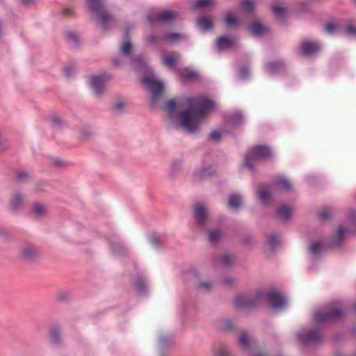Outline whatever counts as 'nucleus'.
<instances>
[{
	"mask_svg": "<svg viewBox=\"0 0 356 356\" xmlns=\"http://www.w3.org/2000/svg\"><path fill=\"white\" fill-rule=\"evenodd\" d=\"M213 106V102L208 99L185 98L177 103L172 99L168 102L165 111L170 116H172L177 106L185 107L186 109L179 114V124L186 131L192 133L199 129L207 111Z\"/></svg>",
	"mask_w": 356,
	"mask_h": 356,
	"instance_id": "1",
	"label": "nucleus"
},
{
	"mask_svg": "<svg viewBox=\"0 0 356 356\" xmlns=\"http://www.w3.org/2000/svg\"><path fill=\"white\" fill-rule=\"evenodd\" d=\"M264 299L275 310L284 308L287 302L285 298L278 292L270 291L266 293L264 291L260 290L255 292L252 296L246 295L237 296L235 299V305L238 308L252 309Z\"/></svg>",
	"mask_w": 356,
	"mask_h": 356,
	"instance_id": "2",
	"label": "nucleus"
},
{
	"mask_svg": "<svg viewBox=\"0 0 356 356\" xmlns=\"http://www.w3.org/2000/svg\"><path fill=\"white\" fill-rule=\"evenodd\" d=\"M271 154L270 149L265 145H257L250 149L245 158L244 165L252 168L251 161L257 159H266Z\"/></svg>",
	"mask_w": 356,
	"mask_h": 356,
	"instance_id": "3",
	"label": "nucleus"
},
{
	"mask_svg": "<svg viewBox=\"0 0 356 356\" xmlns=\"http://www.w3.org/2000/svg\"><path fill=\"white\" fill-rule=\"evenodd\" d=\"M88 3L90 8L97 14L102 26L106 27L113 21V16L103 9L102 0H88Z\"/></svg>",
	"mask_w": 356,
	"mask_h": 356,
	"instance_id": "4",
	"label": "nucleus"
},
{
	"mask_svg": "<svg viewBox=\"0 0 356 356\" xmlns=\"http://www.w3.org/2000/svg\"><path fill=\"white\" fill-rule=\"evenodd\" d=\"M142 83L150 90L153 102H156L162 95L163 84L156 79L153 75L146 76L142 79Z\"/></svg>",
	"mask_w": 356,
	"mask_h": 356,
	"instance_id": "5",
	"label": "nucleus"
},
{
	"mask_svg": "<svg viewBox=\"0 0 356 356\" xmlns=\"http://www.w3.org/2000/svg\"><path fill=\"white\" fill-rule=\"evenodd\" d=\"M343 316V312L337 308H331L326 312H316L315 319L318 323H325L340 319Z\"/></svg>",
	"mask_w": 356,
	"mask_h": 356,
	"instance_id": "6",
	"label": "nucleus"
},
{
	"mask_svg": "<svg viewBox=\"0 0 356 356\" xmlns=\"http://www.w3.org/2000/svg\"><path fill=\"white\" fill-rule=\"evenodd\" d=\"M240 345L245 350L250 351V356H267L254 348V342L246 332H242L239 339Z\"/></svg>",
	"mask_w": 356,
	"mask_h": 356,
	"instance_id": "7",
	"label": "nucleus"
},
{
	"mask_svg": "<svg viewBox=\"0 0 356 356\" xmlns=\"http://www.w3.org/2000/svg\"><path fill=\"white\" fill-rule=\"evenodd\" d=\"M108 77L106 75L92 76L90 79V86L97 95H101L106 89V82Z\"/></svg>",
	"mask_w": 356,
	"mask_h": 356,
	"instance_id": "8",
	"label": "nucleus"
},
{
	"mask_svg": "<svg viewBox=\"0 0 356 356\" xmlns=\"http://www.w3.org/2000/svg\"><path fill=\"white\" fill-rule=\"evenodd\" d=\"M177 17L175 12L171 10H163L155 15L149 16V19L152 22H171Z\"/></svg>",
	"mask_w": 356,
	"mask_h": 356,
	"instance_id": "9",
	"label": "nucleus"
},
{
	"mask_svg": "<svg viewBox=\"0 0 356 356\" xmlns=\"http://www.w3.org/2000/svg\"><path fill=\"white\" fill-rule=\"evenodd\" d=\"M185 38L184 35L176 33H166L162 35L159 39L163 40L168 42H178ZM159 40V38L152 34L147 38V41L149 44H154Z\"/></svg>",
	"mask_w": 356,
	"mask_h": 356,
	"instance_id": "10",
	"label": "nucleus"
},
{
	"mask_svg": "<svg viewBox=\"0 0 356 356\" xmlns=\"http://www.w3.org/2000/svg\"><path fill=\"white\" fill-rule=\"evenodd\" d=\"M320 49V45L315 41L305 40L301 44V50L303 54H313Z\"/></svg>",
	"mask_w": 356,
	"mask_h": 356,
	"instance_id": "11",
	"label": "nucleus"
},
{
	"mask_svg": "<svg viewBox=\"0 0 356 356\" xmlns=\"http://www.w3.org/2000/svg\"><path fill=\"white\" fill-rule=\"evenodd\" d=\"M194 212L195 218L199 225H203L207 218V211L200 203H197L194 206Z\"/></svg>",
	"mask_w": 356,
	"mask_h": 356,
	"instance_id": "12",
	"label": "nucleus"
},
{
	"mask_svg": "<svg viewBox=\"0 0 356 356\" xmlns=\"http://www.w3.org/2000/svg\"><path fill=\"white\" fill-rule=\"evenodd\" d=\"M300 339L305 343L307 342H318L321 341L322 336L319 331L312 330L305 334H300Z\"/></svg>",
	"mask_w": 356,
	"mask_h": 356,
	"instance_id": "13",
	"label": "nucleus"
},
{
	"mask_svg": "<svg viewBox=\"0 0 356 356\" xmlns=\"http://www.w3.org/2000/svg\"><path fill=\"white\" fill-rule=\"evenodd\" d=\"M38 255L37 249L32 245H25L21 249V256L26 259H32Z\"/></svg>",
	"mask_w": 356,
	"mask_h": 356,
	"instance_id": "14",
	"label": "nucleus"
},
{
	"mask_svg": "<svg viewBox=\"0 0 356 356\" xmlns=\"http://www.w3.org/2000/svg\"><path fill=\"white\" fill-rule=\"evenodd\" d=\"M179 58V54L177 52L172 51L163 56V63L168 67H172Z\"/></svg>",
	"mask_w": 356,
	"mask_h": 356,
	"instance_id": "15",
	"label": "nucleus"
},
{
	"mask_svg": "<svg viewBox=\"0 0 356 356\" xmlns=\"http://www.w3.org/2000/svg\"><path fill=\"white\" fill-rule=\"evenodd\" d=\"M235 43V40L229 37H220L217 40V46L219 48H229Z\"/></svg>",
	"mask_w": 356,
	"mask_h": 356,
	"instance_id": "16",
	"label": "nucleus"
},
{
	"mask_svg": "<svg viewBox=\"0 0 356 356\" xmlns=\"http://www.w3.org/2000/svg\"><path fill=\"white\" fill-rule=\"evenodd\" d=\"M179 76L184 80H190L197 76V73L191 68H183L179 72Z\"/></svg>",
	"mask_w": 356,
	"mask_h": 356,
	"instance_id": "17",
	"label": "nucleus"
},
{
	"mask_svg": "<svg viewBox=\"0 0 356 356\" xmlns=\"http://www.w3.org/2000/svg\"><path fill=\"white\" fill-rule=\"evenodd\" d=\"M266 28L258 22H254L248 27V31L254 35H258L260 33L266 31Z\"/></svg>",
	"mask_w": 356,
	"mask_h": 356,
	"instance_id": "18",
	"label": "nucleus"
},
{
	"mask_svg": "<svg viewBox=\"0 0 356 356\" xmlns=\"http://www.w3.org/2000/svg\"><path fill=\"white\" fill-rule=\"evenodd\" d=\"M259 197L263 202H268L270 200V187L262 186L259 191Z\"/></svg>",
	"mask_w": 356,
	"mask_h": 356,
	"instance_id": "19",
	"label": "nucleus"
},
{
	"mask_svg": "<svg viewBox=\"0 0 356 356\" xmlns=\"http://www.w3.org/2000/svg\"><path fill=\"white\" fill-rule=\"evenodd\" d=\"M47 211V207L40 203H35L32 208L33 214L38 218L44 216Z\"/></svg>",
	"mask_w": 356,
	"mask_h": 356,
	"instance_id": "20",
	"label": "nucleus"
},
{
	"mask_svg": "<svg viewBox=\"0 0 356 356\" xmlns=\"http://www.w3.org/2000/svg\"><path fill=\"white\" fill-rule=\"evenodd\" d=\"M23 197L19 193H16L10 200V206L13 210L17 209L23 203Z\"/></svg>",
	"mask_w": 356,
	"mask_h": 356,
	"instance_id": "21",
	"label": "nucleus"
},
{
	"mask_svg": "<svg viewBox=\"0 0 356 356\" xmlns=\"http://www.w3.org/2000/svg\"><path fill=\"white\" fill-rule=\"evenodd\" d=\"M228 204L230 208L237 209L242 204V199L239 195L233 194L229 197Z\"/></svg>",
	"mask_w": 356,
	"mask_h": 356,
	"instance_id": "22",
	"label": "nucleus"
},
{
	"mask_svg": "<svg viewBox=\"0 0 356 356\" xmlns=\"http://www.w3.org/2000/svg\"><path fill=\"white\" fill-rule=\"evenodd\" d=\"M197 25L202 30H209L212 27V21L209 17H202L198 19Z\"/></svg>",
	"mask_w": 356,
	"mask_h": 356,
	"instance_id": "23",
	"label": "nucleus"
},
{
	"mask_svg": "<svg viewBox=\"0 0 356 356\" xmlns=\"http://www.w3.org/2000/svg\"><path fill=\"white\" fill-rule=\"evenodd\" d=\"M291 209L287 206H282L277 210V216L282 220H287L290 217Z\"/></svg>",
	"mask_w": 356,
	"mask_h": 356,
	"instance_id": "24",
	"label": "nucleus"
},
{
	"mask_svg": "<svg viewBox=\"0 0 356 356\" xmlns=\"http://www.w3.org/2000/svg\"><path fill=\"white\" fill-rule=\"evenodd\" d=\"M222 236V234L220 230L214 229L209 232L208 238L211 243H217Z\"/></svg>",
	"mask_w": 356,
	"mask_h": 356,
	"instance_id": "25",
	"label": "nucleus"
},
{
	"mask_svg": "<svg viewBox=\"0 0 356 356\" xmlns=\"http://www.w3.org/2000/svg\"><path fill=\"white\" fill-rule=\"evenodd\" d=\"M275 184L279 188L284 191H289L291 188V182L285 178H280L277 179L275 182Z\"/></svg>",
	"mask_w": 356,
	"mask_h": 356,
	"instance_id": "26",
	"label": "nucleus"
},
{
	"mask_svg": "<svg viewBox=\"0 0 356 356\" xmlns=\"http://www.w3.org/2000/svg\"><path fill=\"white\" fill-rule=\"evenodd\" d=\"M213 356H230V354L226 346H220L214 349Z\"/></svg>",
	"mask_w": 356,
	"mask_h": 356,
	"instance_id": "27",
	"label": "nucleus"
},
{
	"mask_svg": "<svg viewBox=\"0 0 356 356\" xmlns=\"http://www.w3.org/2000/svg\"><path fill=\"white\" fill-rule=\"evenodd\" d=\"M332 210L327 208L323 209L318 213L319 218L323 220H328L332 216Z\"/></svg>",
	"mask_w": 356,
	"mask_h": 356,
	"instance_id": "28",
	"label": "nucleus"
},
{
	"mask_svg": "<svg viewBox=\"0 0 356 356\" xmlns=\"http://www.w3.org/2000/svg\"><path fill=\"white\" fill-rule=\"evenodd\" d=\"M347 232V230L343 227L342 226L339 227L338 232L337 236L333 239L334 243L336 244H339L345 235V234Z\"/></svg>",
	"mask_w": 356,
	"mask_h": 356,
	"instance_id": "29",
	"label": "nucleus"
},
{
	"mask_svg": "<svg viewBox=\"0 0 356 356\" xmlns=\"http://www.w3.org/2000/svg\"><path fill=\"white\" fill-rule=\"evenodd\" d=\"M213 0H196L193 7L194 8H204L212 3Z\"/></svg>",
	"mask_w": 356,
	"mask_h": 356,
	"instance_id": "30",
	"label": "nucleus"
},
{
	"mask_svg": "<svg viewBox=\"0 0 356 356\" xmlns=\"http://www.w3.org/2000/svg\"><path fill=\"white\" fill-rule=\"evenodd\" d=\"M280 241V237L277 234H271L268 238V244L272 249H274Z\"/></svg>",
	"mask_w": 356,
	"mask_h": 356,
	"instance_id": "31",
	"label": "nucleus"
},
{
	"mask_svg": "<svg viewBox=\"0 0 356 356\" xmlns=\"http://www.w3.org/2000/svg\"><path fill=\"white\" fill-rule=\"evenodd\" d=\"M273 14L277 17H282L285 14V9L280 5H275L273 7Z\"/></svg>",
	"mask_w": 356,
	"mask_h": 356,
	"instance_id": "32",
	"label": "nucleus"
},
{
	"mask_svg": "<svg viewBox=\"0 0 356 356\" xmlns=\"http://www.w3.org/2000/svg\"><path fill=\"white\" fill-rule=\"evenodd\" d=\"M50 337L53 342L58 343L60 339V332L56 327H53L50 331Z\"/></svg>",
	"mask_w": 356,
	"mask_h": 356,
	"instance_id": "33",
	"label": "nucleus"
},
{
	"mask_svg": "<svg viewBox=\"0 0 356 356\" xmlns=\"http://www.w3.org/2000/svg\"><path fill=\"white\" fill-rule=\"evenodd\" d=\"M225 22L228 26H233L238 23V19L230 13H227Z\"/></svg>",
	"mask_w": 356,
	"mask_h": 356,
	"instance_id": "34",
	"label": "nucleus"
},
{
	"mask_svg": "<svg viewBox=\"0 0 356 356\" xmlns=\"http://www.w3.org/2000/svg\"><path fill=\"white\" fill-rule=\"evenodd\" d=\"M131 49V43L130 42V41H125L122 43V46H121L120 51L122 54H123L124 55H127V54H129Z\"/></svg>",
	"mask_w": 356,
	"mask_h": 356,
	"instance_id": "35",
	"label": "nucleus"
},
{
	"mask_svg": "<svg viewBox=\"0 0 356 356\" xmlns=\"http://www.w3.org/2000/svg\"><path fill=\"white\" fill-rule=\"evenodd\" d=\"M321 248H322V245L320 243L314 242V243H312L309 249H310V252L312 254L317 255L320 252Z\"/></svg>",
	"mask_w": 356,
	"mask_h": 356,
	"instance_id": "36",
	"label": "nucleus"
},
{
	"mask_svg": "<svg viewBox=\"0 0 356 356\" xmlns=\"http://www.w3.org/2000/svg\"><path fill=\"white\" fill-rule=\"evenodd\" d=\"M324 30L328 34H333L337 30V25L333 22H328L325 25Z\"/></svg>",
	"mask_w": 356,
	"mask_h": 356,
	"instance_id": "37",
	"label": "nucleus"
},
{
	"mask_svg": "<svg viewBox=\"0 0 356 356\" xmlns=\"http://www.w3.org/2000/svg\"><path fill=\"white\" fill-rule=\"evenodd\" d=\"M282 63L280 62H270L267 65V69L269 72H273L282 67Z\"/></svg>",
	"mask_w": 356,
	"mask_h": 356,
	"instance_id": "38",
	"label": "nucleus"
},
{
	"mask_svg": "<svg viewBox=\"0 0 356 356\" xmlns=\"http://www.w3.org/2000/svg\"><path fill=\"white\" fill-rule=\"evenodd\" d=\"M242 7L248 11H251L254 8V3L251 0H243Z\"/></svg>",
	"mask_w": 356,
	"mask_h": 356,
	"instance_id": "39",
	"label": "nucleus"
},
{
	"mask_svg": "<svg viewBox=\"0 0 356 356\" xmlns=\"http://www.w3.org/2000/svg\"><path fill=\"white\" fill-rule=\"evenodd\" d=\"M136 289L140 291H143L145 289V284L141 278H138L135 282Z\"/></svg>",
	"mask_w": 356,
	"mask_h": 356,
	"instance_id": "40",
	"label": "nucleus"
},
{
	"mask_svg": "<svg viewBox=\"0 0 356 356\" xmlns=\"http://www.w3.org/2000/svg\"><path fill=\"white\" fill-rule=\"evenodd\" d=\"M346 32L351 35H356V26L348 24L346 27Z\"/></svg>",
	"mask_w": 356,
	"mask_h": 356,
	"instance_id": "41",
	"label": "nucleus"
},
{
	"mask_svg": "<svg viewBox=\"0 0 356 356\" xmlns=\"http://www.w3.org/2000/svg\"><path fill=\"white\" fill-rule=\"evenodd\" d=\"M66 37H67V39L69 42H77V37L76 35L72 33V32H68L66 34Z\"/></svg>",
	"mask_w": 356,
	"mask_h": 356,
	"instance_id": "42",
	"label": "nucleus"
},
{
	"mask_svg": "<svg viewBox=\"0 0 356 356\" xmlns=\"http://www.w3.org/2000/svg\"><path fill=\"white\" fill-rule=\"evenodd\" d=\"M221 134L218 131H213L210 134V138L213 140H219Z\"/></svg>",
	"mask_w": 356,
	"mask_h": 356,
	"instance_id": "43",
	"label": "nucleus"
},
{
	"mask_svg": "<svg viewBox=\"0 0 356 356\" xmlns=\"http://www.w3.org/2000/svg\"><path fill=\"white\" fill-rule=\"evenodd\" d=\"M232 260H233V257L229 254H225L222 258V262L225 265H228V264H231Z\"/></svg>",
	"mask_w": 356,
	"mask_h": 356,
	"instance_id": "44",
	"label": "nucleus"
},
{
	"mask_svg": "<svg viewBox=\"0 0 356 356\" xmlns=\"http://www.w3.org/2000/svg\"><path fill=\"white\" fill-rule=\"evenodd\" d=\"M28 178V174L25 172H19L17 175V179L19 181H24Z\"/></svg>",
	"mask_w": 356,
	"mask_h": 356,
	"instance_id": "45",
	"label": "nucleus"
},
{
	"mask_svg": "<svg viewBox=\"0 0 356 356\" xmlns=\"http://www.w3.org/2000/svg\"><path fill=\"white\" fill-rule=\"evenodd\" d=\"M232 327V323L229 320L226 321L222 325V328L224 330H231Z\"/></svg>",
	"mask_w": 356,
	"mask_h": 356,
	"instance_id": "46",
	"label": "nucleus"
},
{
	"mask_svg": "<svg viewBox=\"0 0 356 356\" xmlns=\"http://www.w3.org/2000/svg\"><path fill=\"white\" fill-rule=\"evenodd\" d=\"M211 286L209 282H202L200 284L199 287L201 289H209Z\"/></svg>",
	"mask_w": 356,
	"mask_h": 356,
	"instance_id": "47",
	"label": "nucleus"
},
{
	"mask_svg": "<svg viewBox=\"0 0 356 356\" xmlns=\"http://www.w3.org/2000/svg\"><path fill=\"white\" fill-rule=\"evenodd\" d=\"M134 60H135L136 63H137L138 64V67L140 65H145V60L142 58H140V57L135 58Z\"/></svg>",
	"mask_w": 356,
	"mask_h": 356,
	"instance_id": "48",
	"label": "nucleus"
},
{
	"mask_svg": "<svg viewBox=\"0 0 356 356\" xmlns=\"http://www.w3.org/2000/svg\"><path fill=\"white\" fill-rule=\"evenodd\" d=\"M124 106V104L122 102H118L114 105V109L115 111L120 110Z\"/></svg>",
	"mask_w": 356,
	"mask_h": 356,
	"instance_id": "49",
	"label": "nucleus"
},
{
	"mask_svg": "<svg viewBox=\"0 0 356 356\" xmlns=\"http://www.w3.org/2000/svg\"><path fill=\"white\" fill-rule=\"evenodd\" d=\"M63 13L65 15H70L72 13V8H65L63 10Z\"/></svg>",
	"mask_w": 356,
	"mask_h": 356,
	"instance_id": "50",
	"label": "nucleus"
},
{
	"mask_svg": "<svg viewBox=\"0 0 356 356\" xmlns=\"http://www.w3.org/2000/svg\"><path fill=\"white\" fill-rule=\"evenodd\" d=\"M64 72L66 76H69L72 74V70H70L69 67H65L64 69Z\"/></svg>",
	"mask_w": 356,
	"mask_h": 356,
	"instance_id": "51",
	"label": "nucleus"
},
{
	"mask_svg": "<svg viewBox=\"0 0 356 356\" xmlns=\"http://www.w3.org/2000/svg\"><path fill=\"white\" fill-rule=\"evenodd\" d=\"M350 218L353 220L356 219V211H350Z\"/></svg>",
	"mask_w": 356,
	"mask_h": 356,
	"instance_id": "52",
	"label": "nucleus"
},
{
	"mask_svg": "<svg viewBox=\"0 0 356 356\" xmlns=\"http://www.w3.org/2000/svg\"><path fill=\"white\" fill-rule=\"evenodd\" d=\"M31 0H21V2L24 4H27L29 3V2H31Z\"/></svg>",
	"mask_w": 356,
	"mask_h": 356,
	"instance_id": "53",
	"label": "nucleus"
},
{
	"mask_svg": "<svg viewBox=\"0 0 356 356\" xmlns=\"http://www.w3.org/2000/svg\"><path fill=\"white\" fill-rule=\"evenodd\" d=\"M113 64H114L115 65H118L120 64V62H118L117 60H113Z\"/></svg>",
	"mask_w": 356,
	"mask_h": 356,
	"instance_id": "54",
	"label": "nucleus"
}]
</instances>
